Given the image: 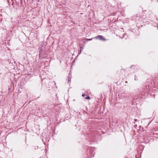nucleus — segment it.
Returning <instances> with one entry per match:
<instances>
[{"mask_svg": "<svg viewBox=\"0 0 158 158\" xmlns=\"http://www.w3.org/2000/svg\"><path fill=\"white\" fill-rule=\"evenodd\" d=\"M95 38L97 39H99L101 40H106L105 38H103V37L102 35H98L95 37Z\"/></svg>", "mask_w": 158, "mask_h": 158, "instance_id": "obj_1", "label": "nucleus"}, {"mask_svg": "<svg viewBox=\"0 0 158 158\" xmlns=\"http://www.w3.org/2000/svg\"><path fill=\"white\" fill-rule=\"evenodd\" d=\"M70 76L71 75H70V74L69 75V79L68 81V83H70V79H71V78H70V77H69V76Z\"/></svg>", "mask_w": 158, "mask_h": 158, "instance_id": "obj_2", "label": "nucleus"}, {"mask_svg": "<svg viewBox=\"0 0 158 158\" xmlns=\"http://www.w3.org/2000/svg\"><path fill=\"white\" fill-rule=\"evenodd\" d=\"M85 99H86L89 100L90 99V98L89 96H87L85 98Z\"/></svg>", "mask_w": 158, "mask_h": 158, "instance_id": "obj_3", "label": "nucleus"}, {"mask_svg": "<svg viewBox=\"0 0 158 158\" xmlns=\"http://www.w3.org/2000/svg\"><path fill=\"white\" fill-rule=\"evenodd\" d=\"M85 96V94H82V97H84Z\"/></svg>", "mask_w": 158, "mask_h": 158, "instance_id": "obj_4", "label": "nucleus"}, {"mask_svg": "<svg viewBox=\"0 0 158 158\" xmlns=\"http://www.w3.org/2000/svg\"><path fill=\"white\" fill-rule=\"evenodd\" d=\"M81 51H82L81 50H80V53H79L78 55L80 54L81 53Z\"/></svg>", "mask_w": 158, "mask_h": 158, "instance_id": "obj_5", "label": "nucleus"}, {"mask_svg": "<svg viewBox=\"0 0 158 158\" xmlns=\"http://www.w3.org/2000/svg\"><path fill=\"white\" fill-rule=\"evenodd\" d=\"M92 39H87V40H91Z\"/></svg>", "mask_w": 158, "mask_h": 158, "instance_id": "obj_6", "label": "nucleus"}, {"mask_svg": "<svg viewBox=\"0 0 158 158\" xmlns=\"http://www.w3.org/2000/svg\"><path fill=\"white\" fill-rule=\"evenodd\" d=\"M134 120H135V121H136L137 120V119H135Z\"/></svg>", "mask_w": 158, "mask_h": 158, "instance_id": "obj_7", "label": "nucleus"}, {"mask_svg": "<svg viewBox=\"0 0 158 158\" xmlns=\"http://www.w3.org/2000/svg\"><path fill=\"white\" fill-rule=\"evenodd\" d=\"M81 48H82V49H83V48H81Z\"/></svg>", "mask_w": 158, "mask_h": 158, "instance_id": "obj_8", "label": "nucleus"}]
</instances>
